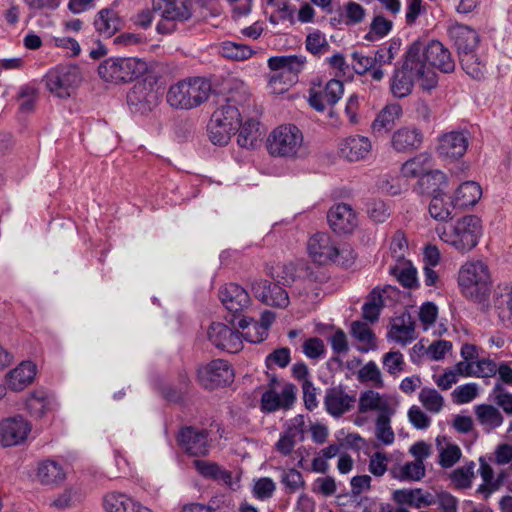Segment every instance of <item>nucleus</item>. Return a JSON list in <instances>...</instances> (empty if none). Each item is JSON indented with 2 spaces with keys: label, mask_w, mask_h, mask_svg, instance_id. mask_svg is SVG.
<instances>
[{
  "label": "nucleus",
  "mask_w": 512,
  "mask_h": 512,
  "mask_svg": "<svg viewBox=\"0 0 512 512\" xmlns=\"http://www.w3.org/2000/svg\"><path fill=\"white\" fill-rule=\"evenodd\" d=\"M372 150V143L368 137L354 135L347 137L339 143V154L349 162H358L367 158Z\"/></svg>",
  "instance_id": "b1692460"
},
{
  "label": "nucleus",
  "mask_w": 512,
  "mask_h": 512,
  "mask_svg": "<svg viewBox=\"0 0 512 512\" xmlns=\"http://www.w3.org/2000/svg\"><path fill=\"white\" fill-rule=\"evenodd\" d=\"M267 148L272 156L283 158H300L306 155L304 136L294 124L276 127L267 139Z\"/></svg>",
  "instance_id": "423d86ee"
},
{
  "label": "nucleus",
  "mask_w": 512,
  "mask_h": 512,
  "mask_svg": "<svg viewBox=\"0 0 512 512\" xmlns=\"http://www.w3.org/2000/svg\"><path fill=\"white\" fill-rule=\"evenodd\" d=\"M251 288L254 296L266 305L286 308L289 304L288 293L278 284L259 279L252 283Z\"/></svg>",
  "instance_id": "dca6fc26"
},
{
  "label": "nucleus",
  "mask_w": 512,
  "mask_h": 512,
  "mask_svg": "<svg viewBox=\"0 0 512 512\" xmlns=\"http://www.w3.org/2000/svg\"><path fill=\"white\" fill-rule=\"evenodd\" d=\"M479 461V472L483 483L478 486L476 493L487 500L494 492L500 489L501 478L495 477L493 468L483 458H480Z\"/></svg>",
  "instance_id": "58836bf2"
},
{
  "label": "nucleus",
  "mask_w": 512,
  "mask_h": 512,
  "mask_svg": "<svg viewBox=\"0 0 512 512\" xmlns=\"http://www.w3.org/2000/svg\"><path fill=\"white\" fill-rule=\"evenodd\" d=\"M357 379L361 383H370L376 388H382L384 386L381 371L374 361H369L359 369Z\"/></svg>",
  "instance_id": "6e6d98bb"
},
{
  "label": "nucleus",
  "mask_w": 512,
  "mask_h": 512,
  "mask_svg": "<svg viewBox=\"0 0 512 512\" xmlns=\"http://www.w3.org/2000/svg\"><path fill=\"white\" fill-rule=\"evenodd\" d=\"M220 53L227 59L243 61L249 59L253 55V50L245 44L225 41L221 44Z\"/></svg>",
  "instance_id": "3c124183"
},
{
  "label": "nucleus",
  "mask_w": 512,
  "mask_h": 512,
  "mask_svg": "<svg viewBox=\"0 0 512 512\" xmlns=\"http://www.w3.org/2000/svg\"><path fill=\"white\" fill-rule=\"evenodd\" d=\"M97 32L104 37H112L121 27V19L113 9L100 10L94 20Z\"/></svg>",
  "instance_id": "e433bc0d"
},
{
  "label": "nucleus",
  "mask_w": 512,
  "mask_h": 512,
  "mask_svg": "<svg viewBox=\"0 0 512 512\" xmlns=\"http://www.w3.org/2000/svg\"><path fill=\"white\" fill-rule=\"evenodd\" d=\"M436 232L444 243L465 254L478 245L483 229L479 217L467 215L454 223L436 228Z\"/></svg>",
  "instance_id": "f03ea898"
},
{
  "label": "nucleus",
  "mask_w": 512,
  "mask_h": 512,
  "mask_svg": "<svg viewBox=\"0 0 512 512\" xmlns=\"http://www.w3.org/2000/svg\"><path fill=\"white\" fill-rule=\"evenodd\" d=\"M392 477L400 481H420L425 477L426 468L420 461L405 463L399 469L391 470Z\"/></svg>",
  "instance_id": "37998d69"
},
{
  "label": "nucleus",
  "mask_w": 512,
  "mask_h": 512,
  "mask_svg": "<svg viewBox=\"0 0 512 512\" xmlns=\"http://www.w3.org/2000/svg\"><path fill=\"white\" fill-rule=\"evenodd\" d=\"M296 399V387L291 383H281L275 377L268 384V389L262 394L261 409L274 412L280 408L288 409Z\"/></svg>",
  "instance_id": "9b49d317"
},
{
  "label": "nucleus",
  "mask_w": 512,
  "mask_h": 512,
  "mask_svg": "<svg viewBox=\"0 0 512 512\" xmlns=\"http://www.w3.org/2000/svg\"><path fill=\"white\" fill-rule=\"evenodd\" d=\"M419 401L431 413H439L444 405V398L433 388H423L419 393Z\"/></svg>",
  "instance_id": "4d7b16f0"
},
{
  "label": "nucleus",
  "mask_w": 512,
  "mask_h": 512,
  "mask_svg": "<svg viewBox=\"0 0 512 512\" xmlns=\"http://www.w3.org/2000/svg\"><path fill=\"white\" fill-rule=\"evenodd\" d=\"M394 414H378L375 421V437L383 445L389 446L395 441V434L391 427V417Z\"/></svg>",
  "instance_id": "de8ad7c7"
},
{
  "label": "nucleus",
  "mask_w": 512,
  "mask_h": 512,
  "mask_svg": "<svg viewBox=\"0 0 512 512\" xmlns=\"http://www.w3.org/2000/svg\"><path fill=\"white\" fill-rule=\"evenodd\" d=\"M445 440L444 437L436 438V446L439 451V465L443 468H451L461 458L462 451L460 447L453 443H447L443 446L442 443Z\"/></svg>",
  "instance_id": "c03bdc74"
},
{
  "label": "nucleus",
  "mask_w": 512,
  "mask_h": 512,
  "mask_svg": "<svg viewBox=\"0 0 512 512\" xmlns=\"http://www.w3.org/2000/svg\"><path fill=\"white\" fill-rule=\"evenodd\" d=\"M414 81H419L420 87L423 89L424 77L416 75L410 69H406V60L402 69L397 71L391 82V92L397 98L408 96L413 89Z\"/></svg>",
  "instance_id": "2f4dec72"
},
{
  "label": "nucleus",
  "mask_w": 512,
  "mask_h": 512,
  "mask_svg": "<svg viewBox=\"0 0 512 512\" xmlns=\"http://www.w3.org/2000/svg\"><path fill=\"white\" fill-rule=\"evenodd\" d=\"M275 320V314L271 311H264L261 314L260 323L253 324L254 333L251 330L247 331L244 335L245 339L252 343H258L265 340L267 331Z\"/></svg>",
  "instance_id": "a18cd8bd"
},
{
  "label": "nucleus",
  "mask_w": 512,
  "mask_h": 512,
  "mask_svg": "<svg viewBox=\"0 0 512 512\" xmlns=\"http://www.w3.org/2000/svg\"><path fill=\"white\" fill-rule=\"evenodd\" d=\"M408 251V244L404 234L400 231L396 232L390 243V254L395 260V263L407 261L406 253Z\"/></svg>",
  "instance_id": "e2e57ef3"
},
{
  "label": "nucleus",
  "mask_w": 512,
  "mask_h": 512,
  "mask_svg": "<svg viewBox=\"0 0 512 512\" xmlns=\"http://www.w3.org/2000/svg\"><path fill=\"white\" fill-rule=\"evenodd\" d=\"M37 366L31 361H22L5 375V385L13 392H21L33 383Z\"/></svg>",
  "instance_id": "a878e982"
},
{
  "label": "nucleus",
  "mask_w": 512,
  "mask_h": 512,
  "mask_svg": "<svg viewBox=\"0 0 512 512\" xmlns=\"http://www.w3.org/2000/svg\"><path fill=\"white\" fill-rule=\"evenodd\" d=\"M479 386L476 383L460 385L452 392V398L457 404H466L477 398Z\"/></svg>",
  "instance_id": "680f3d73"
},
{
  "label": "nucleus",
  "mask_w": 512,
  "mask_h": 512,
  "mask_svg": "<svg viewBox=\"0 0 512 512\" xmlns=\"http://www.w3.org/2000/svg\"><path fill=\"white\" fill-rule=\"evenodd\" d=\"M77 490L74 487H66L61 493L51 500L49 506L56 510H66L74 505Z\"/></svg>",
  "instance_id": "69168bd1"
},
{
  "label": "nucleus",
  "mask_w": 512,
  "mask_h": 512,
  "mask_svg": "<svg viewBox=\"0 0 512 512\" xmlns=\"http://www.w3.org/2000/svg\"><path fill=\"white\" fill-rule=\"evenodd\" d=\"M306 59L299 55L275 56L268 59V67L271 70H281L287 75L288 82L294 84L298 81V74L303 70Z\"/></svg>",
  "instance_id": "7c9ffc66"
},
{
  "label": "nucleus",
  "mask_w": 512,
  "mask_h": 512,
  "mask_svg": "<svg viewBox=\"0 0 512 512\" xmlns=\"http://www.w3.org/2000/svg\"><path fill=\"white\" fill-rule=\"evenodd\" d=\"M389 399L387 395H382L374 390H366L359 396L358 411L362 414L368 412L394 414L395 409L392 407Z\"/></svg>",
  "instance_id": "c85d7f7f"
},
{
  "label": "nucleus",
  "mask_w": 512,
  "mask_h": 512,
  "mask_svg": "<svg viewBox=\"0 0 512 512\" xmlns=\"http://www.w3.org/2000/svg\"><path fill=\"white\" fill-rule=\"evenodd\" d=\"M424 140L423 132L414 126H403L391 136V146L397 152L410 153L418 150Z\"/></svg>",
  "instance_id": "4be33fe9"
},
{
  "label": "nucleus",
  "mask_w": 512,
  "mask_h": 512,
  "mask_svg": "<svg viewBox=\"0 0 512 512\" xmlns=\"http://www.w3.org/2000/svg\"><path fill=\"white\" fill-rule=\"evenodd\" d=\"M327 219L330 227L337 233H351L358 224L356 213L345 203L331 207Z\"/></svg>",
  "instance_id": "5701e85b"
},
{
  "label": "nucleus",
  "mask_w": 512,
  "mask_h": 512,
  "mask_svg": "<svg viewBox=\"0 0 512 512\" xmlns=\"http://www.w3.org/2000/svg\"><path fill=\"white\" fill-rule=\"evenodd\" d=\"M458 286L461 293L475 302H482L492 288L489 266L482 260L466 261L458 271Z\"/></svg>",
  "instance_id": "20e7f679"
},
{
  "label": "nucleus",
  "mask_w": 512,
  "mask_h": 512,
  "mask_svg": "<svg viewBox=\"0 0 512 512\" xmlns=\"http://www.w3.org/2000/svg\"><path fill=\"white\" fill-rule=\"evenodd\" d=\"M437 68L443 73L455 69L450 51L437 40L413 42L406 52V69L424 77L423 90H431L438 83Z\"/></svg>",
  "instance_id": "f257e3e1"
},
{
  "label": "nucleus",
  "mask_w": 512,
  "mask_h": 512,
  "mask_svg": "<svg viewBox=\"0 0 512 512\" xmlns=\"http://www.w3.org/2000/svg\"><path fill=\"white\" fill-rule=\"evenodd\" d=\"M463 70L474 79H480L484 75L485 64L475 53V50L459 54Z\"/></svg>",
  "instance_id": "8fccbe9b"
},
{
  "label": "nucleus",
  "mask_w": 512,
  "mask_h": 512,
  "mask_svg": "<svg viewBox=\"0 0 512 512\" xmlns=\"http://www.w3.org/2000/svg\"><path fill=\"white\" fill-rule=\"evenodd\" d=\"M208 133L210 140L215 145L223 146L229 142L231 136L236 132L232 131L227 125L223 126L219 123H215L214 120L211 119L208 125Z\"/></svg>",
  "instance_id": "bf43d9fd"
},
{
  "label": "nucleus",
  "mask_w": 512,
  "mask_h": 512,
  "mask_svg": "<svg viewBox=\"0 0 512 512\" xmlns=\"http://www.w3.org/2000/svg\"><path fill=\"white\" fill-rule=\"evenodd\" d=\"M46 87L56 97L68 98L82 82V73L77 65H61L45 76Z\"/></svg>",
  "instance_id": "1a4fd4ad"
},
{
  "label": "nucleus",
  "mask_w": 512,
  "mask_h": 512,
  "mask_svg": "<svg viewBox=\"0 0 512 512\" xmlns=\"http://www.w3.org/2000/svg\"><path fill=\"white\" fill-rule=\"evenodd\" d=\"M237 143L243 148H253L259 140V123L250 119L243 125H240Z\"/></svg>",
  "instance_id": "09e8293b"
},
{
  "label": "nucleus",
  "mask_w": 512,
  "mask_h": 512,
  "mask_svg": "<svg viewBox=\"0 0 512 512\" xmlns=\"http://www.w3.org/2000/svg\"><path fill=\"white\" fill-rule=\"evenodd\" d=\"M482 196L480 185L474 181L462 183L454 193L453 207L466 209L474 206Z\"/></svg>",
  "instance_id": "72a5a7b5"
},
{
  "label": "nucleus",
  "mask_w": 512,
  "mask_h": 512,
  "mask_svg": "<svg viewBox=\"0 0 512 512\" xmlns=\"http://www.w3.org/2000/svg\"><path fill=\"white\" fill-rule=\"evenodd\" d=\"M356 403L354 394L347 393L342 386L328 388L324 397L326 411L333 417H341Z\"/></svg>",
  "instance_id": "a211bd4d"
},
{
  "label": "nucleus",
  "mask_w": 512,
  "mask_h": 512,
  "mask_svg": "<svg viewBox=\"0 0 512 512\" xmlns=\"http://www.w3.org/2000/svg\"><path fill=\"white\" fill-rule=\"evenodd\" d=\"M344 93V85L340 80L331 79L320 90H311L309 104L317 111H324L327 105L336 104Z\"/></svg>",
  "instance_id": "6ab92c4d"
},
{
  "label": "nucleus",
  "mask_w": 512,
  "mask_h": 512,
  "mask_svg": "<svg viewBox=\"0 0 512 512\" xmlns=\"http://www.w3.org/2000/svg\"><path fill=\"white\" fill-rule=\"evenodd\" d=\"M433 167V159L429 153H420L403 163L401 173L406 178H420Z\"/></svg>",
  "instance_id": "4c0bfd02"
},
{
  "label": "nucleus",
  "mask_w": 512,
  "mask_h": 512,
  "mask_svg": "<svg viewBox=\"0 0 512 512\" xmlns=\"http://www.w3.org/2000/svg\"><path fill=\"white\" fill-rule=\"evenodd\" d=\"M195 469L205 478H211L222 482L229 487H233L232 473L215 462L207 460H195L193 462Z\"/></svg>",
  "instance_id": "c9c22d12"
},
{
  "label": "nucleus",
  "mask_w": 512,
  "mask_h": 512,
  "mask_svg": "<svg viewBox=\"0 0 512 512\" xmlns=\"http://www.w3.org/2000/svg\"><path fill=\"white\" fill-rule=\"evenodd\" d=\"M453 209V200L450 203L445 202L441 192L434 194L429 204V213L437 221L451 218Z\"/></svg>",
  "instance_id": "603ef678"
},
{
  "label": "nucleus",
  "mask_w": 512,
  "mask_h": 512,
  "mask_svg": "<svg viewBox=\"0 0 512 512\" xmlns=\"http://www.w3.org/2000/svg\"><path fill=\"white\" fill-rule=\"evenodd\" d=\"M31 424L21 415L4 418L0 421V445L12 447L22 444L31 432Z\"/></svg>",
  "instance_id": "ddd939ff"
},
{
  "label": "nucleus",
  "mask_w": 512,
  "mask_h": 512,
  "mask_svg": "<svg viewBox=\"0 0 512 512\" xmlns=\"http://www.w3.org/2000/svg\"><path fill=\"white\" fill-rule=\"evenodd\" d=\"M389 273L405 288L415 289L419 286L417 270L409 260L390 265Z\"/></svg>",
  "instance_id": "ea45409f"
},
{
  "label": "nucleus",
  "mask_w": 512,
  "mask_h": 512,
  "mask_svg": "<svg viewBox=\"0 0 512 512\" xmlns=\"http://www.w3.org/2000/svg\"><path fill=\"white\" fill-rule=\"evenodd\" d=\"M469 140L463 131H451L443 134L438 141L437 152L440 157L457 160L467 151Z\"/></svg>",
  "instance_id": "f3484780"
},
{
  "label": "nucleus",
  "mask_w": 512,
  "mask_h": 512,
  "mask_svg": "<svg viewBox=\"0 0 512 512\" xmlns=\"http://www.w3.org/2000/svg\"><path fill=\"white\" fill-rule=\"evenodd\" d=\"M475 415L481 426L489 432L500 427L503 423V416L493 405L481 404L475 407Z\"/></svg>",
  "instance_id": "79ce46f5"
},
{
  "label": "nucleus",
  "mask_w": 512,
  "mask_h": 512,
  "mask_svg": "<svg viewBox=\"0 0 512 512\" xmlns=\"http://www.w3.org/2000/svg\"><path fill=\"white\" fill-rule=\"evenodd\" d=\"M476 464L473 461L453 470L450 474V479L453 485L458 489H467L471 487L472 481L475 476Z\"/></svg>",
  "instance_id": "864d4df0"
},
{
  "label": "nucleus",
  "mask_w": 512,
  "mask_h": 512,
  "mask_svg": "<svg viewBox=\"0 0 512 512\" xmlns=\"http://www.w3.org/2000/svg\"><path fill=\"white\" fill-rule=\"evenodd\" d=\"M35 476L41 485L59 486L66 479V471L59 462L44 459L38 463Z\"/></svg>",
  "instance_id": "c756f323"
},
{
  "label": "nucleus",
  "mask_w": 512,
  "mask_h": 512,
  "mask_svg": "<svg viewBox=\"0 0 512 512\" xmlns=\"http://www.w3.org/2000/svg\"><path fill=\"white\" fill-rule=\"evenodd\" d=\"M446 175L440 170H434L433 167L429 172L422 175L417 182L416 190L420 194L439 193L440 187L446 185Z\"/></svg>",
  "instance_id": "a19ab883"
},
{
  "label": "nucleus",
  "mask_w": 512,
  "mask_h": 512,
  "mask_svg": "<svg viewBox=\"0 0 512 512\" xmlns=\"http://www.w3.org/2000/svg\"><path fill=\"white\" fill-rule=\"evenodd\" d=\"M154 9L160 12L162 20L156 26L160 34H168L175 30V21H186L190 19V0H157Z\"/></svg>",
  "instance_id": "9d476101"
},
{
  "label": "nucleus",
  "mask_w": 512,
  "mask_h": 512,
  "mask_svg": "<svg viewBox=\"0 0 512 512\" xmlns=\"http://www.w3.org/2000/svg\"><path fill=\"white\" fill-rule=\"evenodd\" d=\"M129 505H132V498L123 493L112 492L103 498L105 512H125Z\"/></svg>",
  "instance_id": "5fc2aeb1"
},
{
  "label": "nucleus",
  "mask_w": 512,
  "mask_h": 512,
  "mask_svg": "<svg viewBox=\"0 0 512 512\" xmlns=\"http://www.w3.org/2000/svg\"><path fill=\"white\" fill-rule=\"evenodd\" d=\"M351 334L363 344L359 348L361 352H368L376 347L375 335L366 323L355 321L351 324Z\"/></svg>",
  "instance_id": "49530a36"
},
{
  "label": "nucleus",
  "mask_w": 512,
  "mask_h": 512,
  "mask_svg": "<svg viewBox=\"0 0 512 512\" xmlns=\"http://www.w3.org/2000/svg\"><path fill=\"white\" fill-rule=\"evenodd\" d=\"M402 115V108L397 103L386 105L377 114L376 118L371 124V129L374 133L388 132Z\"/></svg>",
  "instance_id": "f704fd0d"
},
{
  "label": "nucleus",
  "mask_w": 512,
  "mask_h": 512,
  "mask_svg": "<svg viewBox=\"0 0 512 512\" xmlns=\"http://www.w3.org/2000/svg\"><path fill=\"white\" fill-rule=\"evenodd\" d=\"M388 340L401 346H406L413 342L415 336V323L409 314H403L391 321L387 333Z\"/></svg>",
  "instance_id": "bb28decb"
},
{
  "label": "nucleus",
  "mask_w": 512,
  "mask_h": 512,
  "mask_svg": "<svg viewBox=\"0 0 512 512\" xmlns=\"http://www.w3.org/2000/svg\"><path fill=\"white\" fill-rule=\"evenodd\" d=\"M448 35L458 50V54L475 50L479 43L478 33L471 27L455 23L448 28Z\"/></svg>",
  "instance_id": "cd10ccee"
},
{
  "label": "nucleus",
  "mask_w": 512,
  "mask_h": 512,
  "mask_svg": "<svg viewBox=\"0 0 512 512\" xmlns=\"http://www.w3.org/2000/svg\"><path fill=\"white\" fill-rule=\"evenodd\" d=\"M206 508L208 512H235L232 498L225 495L211 498Z\"/></svg>",
  "instance_id": "774afa93"
},
{
  "label": "nucleus",
  "mask_w": 512,
  "mask_h": 512,
  "mask_svg": "<svg viewBox=\"0 0 512 512\" xmlns=\"http://www.w3.org/2000/svg\"><path fill=\"white\" fill-rule=\"evenodd\" d=\"M392 500L396 504L420 509L436 504V498L433 494L421 488H402L394 490L391 494Z\"/></svg>",
  "instance_id": "393cba45"
},
{
  "label": "nucleus",
  "mask_w": 512,
  "mask_h": 512,
  "mask_svg": "<svg viewBox=\"0 0 512 512\" xmlns=\"http://www.w3.org/2000/svg\"><path fill=\"white\" fill-rule=\"evenodd\" d=\"M210 342L223 351L237 353L243 347L242 335L223 323H212L208 329Z\"/></svg>",
  "instance_id": "4468645a"
},
{
  "label": "nucleus",
  "mask_w": 512,
  "mask_h": 512,
  "mask_svg": "<svg viewBox=\"0 0 512 512\" xmlns=\"http://www.w3.org/2000/svg\"><path fill=\"white\" fill-rule=\"evenodd\" d=\"M208 432L194 427L180 430L177 441L179 446L191 456H205L209 451Z\"/></svg>",
  "instance_id": "2eb2a0df"
},
{
  "label": "nucleus",
  "mask_w": 512,
  "mask_h": 512,
  "mask_svg": "<svg viewBox=\"0 0 512 512\" xmlns=\"http://www.w3.org/2000/svg\"><path fill=\"white\" fill-rule=\"evenodd\" d=\"M397 292L398 290L390 285L382 289H373L368 301L363 305V317L370 322H375L379 317L381 308L386 305L385 295L390 297L392 294H397Z\"/></svg>",
  "instance_id": "473e14b6"
},
{
  "label": "nucleus",
  "mask_w": 512,
  "mask_h": 512,
  "mask_svg": "<svg viewBox=\"0 0 512 512\" xmlns=\"http://www.w3.org/2000/svg\"><path fill=\"white\" fill-rule=\"evenodd\" d=\"M219 299L232 314H239L249 307L251 299L248 292L235 283H229L219 290Z\"/></svg>",
  "instance_id": "412c9836"
},
{
  "label": "nucleus",
  "mask_w": 512,
  "mask_h": 512,
  "mask_svg": "<svg viewBox=\"0 0 512 512\" xmlns=\"http://www.w3.org/2000/svg\"><path fill=\"white\" fill-rule=\"evenodd\" d=\"M233 88L229 91L226 104L219 106L212 114L211 119L215 123L227 125L232 131L237 132L241 125V114L238 104L245 103L249 98L246 85L242 81H235Z\"/></svg>",
  "instance_id": "6e6552de"
},
{
  "label": "nucleus",
  "mask_w": 512,
  "mask_h": 512,
  "mask_svg": "<svg viewBox=\"0 0 512 512\" xmlns=\"http://www.w3.org/2000/svg\"><path fill=\"white\" fill-rule=\"evenodd\" d=\"M389 457L384 451H376L369 457L368 471L375 477H382L388 470Z\"/></svg>",
  "instance_id": "052dcab7"
},
{
  "label": "nucleus",
  "mask_w": 512,
  "mask_h": 512,
  "mask_svg": "<svg viewBox=\"0 0 512 512\" xmlns=\"http://www.w3.org/2000/svg\"><path fill=\"white\" fill-rule=\"evenodd\" d=\"M491 308L503 325H512V285L503 283L495 287Z\"/></svg>",
  "instance_id": "aec40b11"
},
{
  "label": "nucleus",
  "mask_w": 512,
  "mask_h": 512,
  "mask_svg": "<svg viewBox=\"0 0 512 512\" xmlns=\"http://www.w3.org/2000/svg\"><path fill=\"white\" fill-rule=\"evenodd\" d=\"M296 272L297 269L295 264L285 263L277 266L272 276L278 284L290 285L297 278Z\"/></svg>",
  "instance_id": "338daca9"
},
{
  "label": "nucleus",
  "mask_w": 512,
  "mask_h": 512,
  "mask_svg": "<svg viewBox=\"0 0 512 512\" xmlns=\"http://www.w3.org/2000/svg\"><path fill=\"white\" fill-rule=\"evenodd\" d=\"M49 397L45 391H34L26 400L29 413L35 417H42L48 408Z\"/></svg>",
  "instance_id": "13d9d810"
},
{
  "label": "nucleus",
  "mask_w": 512,
  "mask_h": 512,
  "mask_svg": "<svg viewBox=\"0 0 512 512\" xmlns=\"http://www.w3.org/2000/svg\"><path fill=\"white\" fill-rule=\"evenodd\" d=\"M211 91V83L207 79L190 77L170 86L166 100L172 108L190 110L206 102Z\"/></svg>",
  "instance_id": "39448f33"
},
{
  "label": "nucleus",
  "mask_w": 512,
  "mask_h": 512,
  "mask_svg": "<svg viewBox=\"0 0 512 512\" xmlns=\"http://www.w3.org/2000/svg\"><path fill=\"white\" fill-rule=\"evenodd\" d=\"M310 258L321 265L334 263L342 267H351L355 261L354 250L346 244L335 242L331 236L324 232L312 235L307 242Z\"/></svg>",
  "instance_id": "7ed1b4c3"
},
{
  "label": "nucleus",
  "mask_w": 512,
  "mask_h": 512,
  "mask_svg": "<svg viewBox=\"0 0 512 512\" xmlns=\"http://www.w3.org/2000/svg\"><path fill=\"white\" fill-rule=\"evenodd\" d=\"M383 366L391 375H397L404 370V357L399 351H389L383 355Z\"/></svg>",
  "instance_id": "0e129e2a"
},
{
  "label": "nucleus",
  "mask_w": 512,
  "mask_h": 512,
  "mask_svg": "<svg viewBox=\"0 0 512 512\" xmlns=\"http://www.w3.org/2000/svg\"><path fill=\"white\" fill-rule=\"evenodd\" d=\"M197 378L204 388L213 390L230 384L234 379V372L228 362L217 359L199 367Z\"/></svg>",
  "instance_id": "f8f14e48"
},
{
  "label": "nucleus",
  "mask_w": 512,
  "mask_h": 512,
  "mask_svg": "<svg viewBox=\"0 0 512 512\" xmlns=\"http://www.w3.org/2000/svg\"><path fill=\"white\" fill-rule=\"evenodd\" d=\"M148 69L147 63L135 57H111L100 63L98 74L108 83H126L142 76Z\"/></svg>",
  "instance_id": "0eeeda50"
}]
</instances>
